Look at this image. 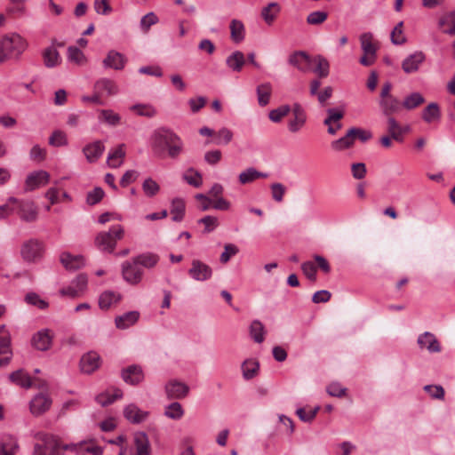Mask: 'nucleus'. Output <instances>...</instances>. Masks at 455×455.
I'll list each match as a JSON object with an SVG mask.
<instances>
[{
	"label": "nucleus",
	"instance_id": "f257e3e1",
	"mask_svg": "<svg viewBox=\"0 0 455 455\" xmlns=\"http://www.w3.org/2000/svg\"><path fill=\"white\" fill-rule=\"evenodd\" d=\"M26 41L18 34L5 36L0 39V63L12 58H19L26 50Z\"/></svg>",
	"mask_w": 455,
	"mask_h": 455
},
{
	"label": "nucleus",
	"instance_id": "f03ea898",
	"mask_svg": "<svg viewBox=\"0 0 455 455\" xmlns=\"http://www.w3.org/2000/svg\"><path fill=\"white\" fill-rule=\"evenodd\" d=\"M124 235V228L119 224L114 225L108 231L100 232L95 237L94 243L100 251L112 253L117 241L123 239Z\"/></svg>",
	"mask_w": 455,
	"mask_h": 455
},
{
	"label": "nucleus",
	"instance_id": "7ed1b4c3",
	"mask_svg": "<svg viewBox=\"0 0 455 455\" xmlns=\"http://www.w3.org/2000/svg\"><path fill=\"white\" fill-rule=\"evenodd\" d=\"M359 40L361 49L363 52L359 62L364 67H370L373 65L377 60L378 43L374 41L373 34L371 32L361 34Z\"/></svg>",
	"mask_w": 455,
	"mask_h": 455
},
{
	"label": "nucleus",
	"instance_id": "20e7f679",
	"mask_svg": "<svg viewBox=\"0 0 455 455\" xmlns=\"http://www.w3.org/2000/svg\"><path fill=\"white\" fill-rule=\"evenodd\" d=\"M42 443H36L33 455H63L60 440L49 434H38Z\"/></svg>",
	"mask_w": 455,
	"mask_h": 455
},
{
	"label": "nucleus",
	"instance_id": "39448f33",
	"mask_svg": "<svg viewBox=\"0 0 455 455\" xmlns=\"http://www.w3.org/2000/svg\"><path fill=\"white\" fill-rule=\"evenodd\" d=\"M143 270L138 263H135V259L126 260L122 264V275L123 278L130 284H138L143 278Z\"/></svg>",
	"mask_w": 455,
	"mask_h": 455
},
{
	"label": "nucleus",
	"instance_id": "423d86ee",
	"mask_svg": "<svg viewBox=\"0 0 455 455\" xmlns=\"http://www.w3.org/2000/svg\"><path fill=\"white\" fill-rule=\"evenodd\" d=\"M93 92H96L100 99L113 97L118 94L119 86L116 81L108 77H101L93 84Z\"/></svg>",
	"mask_w": 455,
	"mask_h": 455
},
{
	"label": "nucleus",
	"instance_id": "0eeeda50",
	"mask_svg": "<svg viewBox=\"0 0 455 455\" xmlns=\"http://www.w3.org/2000/svg\"><path fill=\"white\" fill-rule=\"evenodd\" d=\"M43 243L36 239L25 242L20 249L22 259L27 262H35L43 255Z\"/></svg>",
	"mask_w": 455,
	"mask_h": 455
},
{
	"label": "nucleus",
	"instance_id": "6e6552de",
	"mask_svg": "<svg viewBox=\"0 0 455 455\" xmlns=\"http://www.w3.org/2000/svg\"><path fill=\"white\" fill-rule=\"evenodd\" d=\"M180 139L177 134L170 130L158 129L153 135V144L155 148L168 149Z\"/></svg>",
	"mask_w": 455,
	"mask_h": 455
},
{
	"label": "nucleus",
	"instance_id": "1a4fd4ad",
	"mask_svg": "<svg viewBox=\"0 0 455 455\" xmlns=\"http://www.w3.org/2000/svg\"><path fill=\"white\" fill-rule=\"evenodd\" d=\"M15 211L20 220L26 222H33L38 216L37 207L33 201L29 200H18V204H15Z\"/></svg>",
	"mask_w": 455,
	"mask_h": 455
},
{
	"label": "nucleus",
	"instance_id": "9d476101",
	"mask_svg": "<svg viewBox=\"0 0 455 455\" xmlns=\"http://www.w3.org/2000/svg\"><path fill=\"white\" fill-rule=\"evenodd\" d=\"M152 446L148 435L139 431L133 435V450L129 455H151Z\"/></svg>",
	"mask_w": 455,
	"mask_h": 455
},
{
	"label": "nucleus",
	"instance_id": "9b49d317",
	"mask_svg": "<svg viewBox=\"0 0 455 455\" xmlns=\"http://www.w3.org/2000/svg\"><path fill=\"white\" fill-rule=\"evenodd\" d=\"M188 275L196 281L204 282L212 277V269L206 263L199 259H193L191 267L188 269Z\"/></svg>",
	"mask_w": 455,
	"mask_h": 455
},
{
	"label": "nucleus",
	"instance_id": "f8f14e48",
	"mask_svg": "<svg viewBox=\"0 0 455 455\" xmlns=\"http://www.w3.org/2000/svg\"><path fill=\"white\" fill-rule=\"evenodd\" d=\"M50 181V174L43 170L30 172L25 181V190L33 191L47 185Z\"/></svg>",
	"mask_w": 455,
	"mask_h": 455
},
{
	"label": "nucleus",
	"instance_id": "ddd939ff",
	"mask_svg": "<svg viewBox=\"0 0 455 455\" xmlns=\"http://www.w3.org/2000/svg\"><path fill=\"white\" fill-rule=\"evenodd\" d=\"M52 403V401L48 394L39 393L30 401L29 409L33 415L40 416L51 408Z\"/></svg>",
	"mask_w": 455,
	"mask_h": 455
},
{
	"label": "nucleus",
	"instance_id": "4468645a",
	"mask_svg": "<svg viewBox=\"0 0 455 455\" xmlns=\"http://www.w3.org/2000/svg\"><path fill=\"white\" fill-rule=\"evenodd\" d=\"M426 60L423 52L418 51L407 56L402 62V68L406 74L417 72Z\"/></svg>",
	"mask_w": 455,
	"mask_h": 455
},
{
	"label": "nucleus",
	"instance_id": "2eb2a0df",
	"mask_svg": "<svg viewBox=\"0 0 455 455\" xmlns=\"http://www.w3.org/2000/svg\"><path fill=\"white\" fill-rule=\"evenodd\" d=\"M344 116V112L336 108L327 109V117L324 119L323 124L328 126V133L334 135L341 129L342 124L340 120Z\"/></svg>",
	"mask_w": 455,
	"mask_h": 455
},
{
	"label": "nucleus",
	"instance_id": "dca6fc26",
	"mask_svg": "<svg viewBox=\"0 0 455 455\" xmlns=\"http://www.w3.org/2000/svg\"><path fill=\"white\" fill-rule=\"evenodd\" d=\"M127 62L126 57L115 50L108 52L106 58L103 60L102 64L105 68H112L115 70H122Z\"/></svg>",
	"mask_w": 455,
	"mask_h": 455
},
{
	"label": "nucleus",
	"instance_id": "f3484780",
	"mask_svg": "<svg viewBox=\"0 0 455 455\" xmlns=\"http://www.w3.org/2000/svg\"><path fill=\"white\" fill-rule=\"evenodd\" d=\"M188 391V386L178 380H171L165 386V392L170 399L184 398Z\"/></svg>",
	"mask_w": 455,
	"mask_h": 455
},
{
	"label": "nucleus",
	"instance_id": "a211bd4d",
	"mask_svg": "<svg viewBox=\"0 0 455 455\" xmlns=\"http://www.w3.org/2000/svg\"><path fill=\"white\" fill-rule=\"evenodd\" d=\"M122 379L130 385H138L144 379V373L140 366L130 365L122 370Z\"/></svg>",
	"mask_w": 455,
	"mask_h": 455
},
{
	"label": "nucleus",
	"instance_id": "6ab92c4d",
	"mask_svg": "<svg viewBox=\"0 0 455 455\" xmlns=\"http://www.w3.org/2000/svg\"><path fill=\"white\" fill-rule=\"evenodd\" d=\"M149 415L148 411L140 410L137 405L131 403L124 409V418L132 424L144 422Z\"/></svg>",
	"mask_w": 455,
	"mask_h": 455
},
{
	"label": "nucleus",
	"instance_id": "aec40b11",
	"mask_svg": "<svg viewBox=\"0 0 455 455\" xmlns=\"http://www.w3.org/2000/svg\"><path fill=\"white\" fill-rule=\"evenodd\" d=\"M100 365V356L96 352H89L84 355L80 360L81 371L91 374Z\"/></svg>",
	"mask_w": 455,
	"mask_h": 455
},
{
	"label": "nucleus",
	"instance_id": "412c9836",
	"mask_svg": "<svg viewBox=\"0 0 455 455\" xmlns=\"http://www.w3.org/2000/svg\"><path fill=\"white\" fill-rule=\"evenodd\" d=\"M52 335L48 329H43L35 333L32 337V346L40 351H46L52 346Z\"/></svg>",
	"mask_w": 455,
	"mask_h": 455
},
{
	"label": "nucleus",
	"instance_id": "4be33fe9",
	"mask_svg": "<svg viewBox=\"0 0 455 455\" xmlns=\"http://www.w3.org/2000/svg\"><path fill=\"white\" fill-rule=\"evenodd\" d=\"M20 450L17 439L11 435L0 438V455H16Z\"/></svg>",
	"mask_w": 455,
	"mask_h": 455
},
{
	"label": "nucleus",
	"instance_id": "5701e85b",
	"mask_svg": "<svg viewBox=\"0 0 455 455\" xmlns=\"http://www.w3.org/2000/svg\"><path fill=\"white\" fill-rule=\"evenodd\" d=\"M418 344L420 348H426L430 353H437L441 351V346L437 339L429 331H426L419 336Z\"/></svg>",
	"mask_w": 455,
	"mask_h": 455
},
{
	"label": "nucleus",
	"instance_id": "b1692460",
	"mask_svg": "<svg viewBox=\"0 0 455 455\" xmlns=\"http://www.w3.org/2000/svg\"><path fill=\"white\" fill-rule=\"evenodd\" d=\"M105 147L100 140H96L91 144L86 145L83 152L90 163L96 162L103 154Z\"/></svg>",
	"mask_w": 455,
	"mask_h": 455
},
{
	"label": "nucleus",
	"instance_id": "393cba45",
	"mask_svg": "<svg viewBox=\"0 0 455 455\" xmlns=\"http://www.w3.org/2000/svg\"><path fill=\"white\" fill-rule=\"evenodd\" d=\"M379 106L383 115L386 116H391L392 115L398 113L403 108L402 102H400V100L395 96L387 99H380Z\"/></svg>",
	"mask_w": 455,
	"mask_h": 455
},
{
	"label": "nucleus",
	"instance_id": "a878e982",
	"mask_svg": "<svg viewBox=\"0 0 455 455\" xmlns=\"http://www.w3.org/2000/svg\"><path fill=\"white\" fill-rule=\"evenodd\" d=\"M289 63L300 71L307 72L309 70L311 59L305 52H296L290 56Z\"/></svg>",
	"mask_w": 455,
	"mask_h": 455
},
{
	"label": "nucleus",
	"instance_id": "bb28decb",
	"mask_svg": "<svg viewBox=\"0 0 455 455\" xmlns=\"http://www.w3.org/2000/svg\"><path fill=\"white\" fill-rule=\"evenodd\" d=\"M122 299L119 292L114 291H105L99 298V307L102 310H108L112 306L116 305Z\"/></svg>",
	"mask_w": 455,
	"mask_h": 455
},
{
	"label": "nucleus",
	"instance_id": "cd10ccee",
	"mask_svg": "<svg viewBox=\"0 0 455 455\" xmlns=\"http://www.w3.org/2000/svg\"><path fill=\"white\" fill-rule=\"evenodd\" d=\"M42 57L44 66L48 68H55L61 63V57L53 45L46 47L42 52Z\"/></svg>",
	"mask_w": 455,
	"mask_h": 455
},
{
	"label": "nucleus",
	"instance_id": "c85d7f7f",
	"mask_svg": "<svg viewBox=\"0 0 455 455\" xmlns=\"http://www.w3.org/2000/svg\"><path fill=\"white\" fill-rule=\"evenodd\" d=\"M123 392L121 389L114 387L98 395L95 398L96 402L102 405L108 406L113 403L116 400L122 398Z\"/></svg>",
	"mask_w": 455,
	"mask_h": 455
},
{
	"label": "nucleus",
	"instance_id": "c756f323",
	"mask_svg": "<svg viewBox=\"0 0 455 455\" xmlns=\"http://www.w3.org/2000/svg\"><path fill=\"white\" fill-rule=\"evenodd\" d=\"M98 119L109 126L116 127L121 124V116L112 109L98 110Z\"/></svg>",
	"mask_w": 455,
	"mask_h": 455
},
{
	"label": "nucleus",
	"instance_id": "7c9ffc66",
	"mask_svg": "<svg viewBox=\"0 0 455 455\" xmlns=\"http://www.w3.org/2000/svg\"><path fill=\"white\" fill-rule=\"evenodd\" d=\"M139 317L140 313L138 311H130L122 315L116 316L115 323L116 328L124 330L132 326L139 320Z\"/></svg>",
	"mask_w": 455,
	"mask_h": 455
},
{
	"label": "nucleus",
	"instance_id": "2f4dec72",
	"mask_svg": "<svg viewBox=\"0 0 455 455\" xmlns=\"http://www.w3.org/2000/svg\"><path fill=\"white\" fill-rule=\"evenodd\" d=\"M60 262L68 270H76L84 265L83 256H73L68 252H63L60 255Z\"/></svg>",
	"mask_w": 455,
	"mask_h": 455
},
{
	"label": "nucleus",
	"instance_id": "473e14b6",
	"mask_svg": "<svg viewBox=\"0 0 455 455\" xmlns=\"http://www.w3.org/2000/svg\"><path fill=\"white\" fill-rule=\"evenodd\" d=\"M124 156V144H120L108 153L107 162L109 167L118 168L123 164Z\"/></svg>",
	"mask_w": 455,
	"mask_h": 455
},
{
	"label": "nucleus",
	"instance_id": "72a5a7b5",
	"mask_svg": "<svg viewBox=\"0 0 455 455\" xmlns=\"http://www.w3.org/2000/svg\"><path fill=\"white\" fill-rule=\"evenodd\" d=\"M133 258L135 263H138L140 267H143L148 269L155 267L160 260L159 255L154 252H144Z\"/></svg>",
	"mask_w": 455,
	"mask_h": 455
},
{
	"label": "nucleus",
	"instance_id": "f704fd0d",
	"mask_svg": "<svg viewBox=\"0 0 455 455\" xmlns=\"http://www.w3.org/2000/svg\"><path fill=\"white\" fill-rule=\"evenodd\" d=\"M245 64L244 54L240 51L231 53L226 60V65L232 71L240 72Z\"/></svg>",
	"mask_w": 455,
	"mask_h": 455
},
{
	"label": "nucleus",
	"instance_id": "c9c22d12",
	"mask_svg": "<svg viewBox=\"0 0 455 455\" xmlns=\"http://www.w3.org/2000/svg\"><path fill=\"white\" fill-rule=\"evenodd\" d=\"M268 174L266 172H260L253 167L247 168L239 174V182L243 185L251 183L257 179L267 178Z\"/></svg>",
	"mask_w": 455,
	"mask_h": 455
},
{
	"label": "nucleus",
	"instance_id": "e433bc0d",
	"mask_svg": "<svg viewBox=\"0 0 455 455\" xmlns=\"http://www.w3.org/2000/svg\"><path fill=\"white\" fill-rule=\"evenodd\" d=\"M9 379L12 383L24 388H29L32 386L30 376L21 369L12 372Z\"/></svg>",
	"mask_w": 455,
	"mask_h": 455
},
{
	"label": "nucleus",
	"instance_id": "4c0bfd02",
	"mask_svg": "<svg viewBox=\"0 0 455 455\" xmlns=\"http://www.w3.org/2000/svg\"><path fill=\"white\" fill-rule=\"evenodd\" d=\"M229 28L230 37L235 43H241L244 39L245 28L241 20H232L230 21Z\"/></svg>",
	"mask_w": 455,
	"mask_h": 455
},
{
	"label": "nucleus",
	"instance_id": "58836bf2",
	"mask_svg": "<svg viewBox=\"0 0 455 455\" xmlns=\"http://www.w3.org/2000/svg\"><path fill=\"white\" fill-rule=\"evenodd\" d=\"M440 117L441 111L437 103L428 104L422 111V119L427 124L438 121Z\"/></svg>",
	"mask_w": 455,
	"mask_h": 455
},
{
	"label": "nucleus",
	"instance_id": "ea45409f",
	"mask_svg": "<svg viewBox=\"0 0 455 455\" xmlns=\"http://www.w3.org/2000/svg\"><path fill=\"white\" fill-rule=\"evenodd\" d=\"M258 103L261 107L267 106L271 98L272 94V85L270 83H264L258 85L256 89Z\"/></svg>",
	"mask_w": 455,
	"mask_h": 455
},
{
	"label": "nucleus",
	"instance_id": "a19ab883",
	"mask_svg": "<svg viewBox=\"0 0 455 455\" xmlns=\"http://www.w3.org/2000/svg\"><path fill=\"white\" fill-rule=\"evenodd\" d=\"M425 102L424 96L418 92H412L404 97L402 105L407 110H412Z\"/></svg>",
	"mask_w": 455,
	"mask_h": 455
},
{
	"label": "nucleus",
	"instance_id": "79ce46f5",
	"mask_svg": "<svg viewBox=\"0 0 455 455\" xmlns=\"http://www.w3.org/2000/svg\"><path fill=\"white\" fill-rule=\"evenodd\" d=\"M443 32L448 35H455V11L443 15L438 22Z\"/></svg>",
	"mask_w": 455,
	"mask_h": 455
},
{
	"label": "nucleus",
	"instance_id": "37998d69",
	"mask_svg": "<svg viewBox=\"0 0 455 455\" xmlns=\"http://www.w3.org/2000/svg\"><path fill=\"white\" fill-rule=\"evenodd\" d=\"M265 327L259 320H254L250 325V335L251 339L257 343H262L265 339Z\"/></svg>",
	"mask_w": 455,
	"mask_h": 455
},
{
	"label": "nucleus",
	"instance_id": "c03bdc74",
	"mask_svg": "<svg viewBox=\"0 0 455 455\" xmlns=\"http://www.w3.org/2000/svg\"><path fill=\"white\" fill-rule=\"evenodd\" d=\"M185 202L181 198H175L172 202L171 214L172 215V220L180 222L183 220L185 215Z\"/></svg>",
	"mask_w": 455,
	"mask_h": 455
},
{
	"label": "nucleus",
	"instance_id": "a18cd8bd",
	"mask_svg": "<svg viewBox=\"0 0 455 455\" xmlns=\"http://www.w3.org/2000/svg\"><path fill=\"white\" fill-rule=\"evenodd\" d=\"M68 60L78 66H83L86 63V57L84 52L76 46H69L68 48Z\"/></svg>",
	"mask_w": 455,
	"mask_h": 455
},
{
	"label": "nucleus",
	"instance_id": "49530a36",
	"mask_svg": "<svg viewBox=\"0 0 455 455\" xmlns=\"http://www.w3.org/2000/svg\"><path fill=\"white\" fill-rule=\"evenodd\" d=\"M387 132L392 139L401 141L403 140V130L397 123V121L392 117L387 118Z\"/></svg>",
	"mask_w": 455,
	"mask_h": 455
},
{
	"label": "nucleus",
	"instance_id": "de8ad7c7",
	"mask_svg": "<svg viewBox=\"0 0 455 455\" xmlns=\"http://www.w3.org/2000/svg\"><path fill=\"white\" fill-rule=\"evenodd\" d=\"M280 12V7L277 3H270L262 9L261 16L264 20L268 24H272L277 13Z\"/></svg>",
	"mask_w": 455,
	"mask_h": 455
},
{
	"label": "nucleus",
	"instance_id": "09e8293b",
	"mask_svg": "<svg viewBox=\"0 0 455 455\" xmlns=\"http://www.w3.org/2000/svg\"><path fill=\"white\" fill-rule=\"evenodd\" d=\"M354 141L355 140L348 130L344 137L332 141L331 146V148L336 151H342L351 148L354 144Z\"/></svg>",
	"mask_w": 455,
	"mask_h": 455
},
{
	"label": "nucleus",
	"instance_id": "8fccbe9b",
	"mask_svg": "<svg viewBox=\"0 0 455 455\" xmlns=\"http://www.w3.org/2000/svg\"><path fill=\"white\" fill-rule=\"evenodd\" d=\"M80 455L91 453L92 455H101L103 449L96 445L92 440H84L80 442Z\"/></svg>",
	"mask_w": 455,
	"mask_h": 455
},
{
	"label": "nucleus",
	"instance_id": "3c124183",
	"mask_svg": "<svg viewBox=\"0 0 455 455\" xmlns=\"http://www.w3.org/2000/svg\"><path fill=\"white\" fill-rule=\"evenodd\" d=\"M259 364L255 360H246L242 364L243 375L246 379H252L258 372Z\"/></svg>",
	"mask_w": 455,
	"mask_h": 455
},
{
	"label": "nucleus",
	"instance_id": "603ef678",
	"mask_svg": "<svg viewBox=\"0 0 455 455\" xmlns=\"http://www.w3.org/2000/svg\"><path fill=\"white\" fill-rule=\"evenodd\" d=\"M315 62L316 63V67L314 72L317 74L320 78L327 77L330 73V64L328 60L319 55L315 59Z\"/></svg>",
	"mask_w": 455,
	"mask_h": 455
},
{
	"label": "nucleus",
	"instance_id": "864d4df0",
	"mask_svg": "<svg viewBox=\"0 0 455 455\" xmlns=\"http://www.w3.org/2000/svg\"><path fill=\"white\" fill-rule=\"evenodd\" d=\"M11 333L5 325L0 326V354L8 353L11 349Z\"/></svg>",
	"mask_w": 455,
	"mask_h": 455
},
{
	"label": "nucleus",
	"instance_id": "5fc2aeb1",
	"mask_svg": "<svg viewBox=\"0 0 455 455\" xmlns=\"http://www.w3.org/2000/svg\"><path fill=\"white\" fill-rule=\"evenodd\" d=\"M183 179L189 185L199 188L203 184V179L200 172L195 171L193 168H189L184 174Z\"/></svg>",
	"mask_w": 455,
	"mask_h": 455
},
{
	"label": "nucleus",
	"instance_id": "6e6d98bb",
	"mask_svg": "<svg viewBox=\"0 0 455 455\" xmlns=\"http://www.w3.org/2000/svg\"><path fill=\"white\" fill-rule=\"evenodd\" d=\"M130 109L140 116L153 117L156 114V109L150 104H135Z\"/></svg>",
	"mask_w": 455,
	"mask_h": 455
},
{
	"label": "nucleus",
	"instance_id": "4d7b16f0",
	"mask_svg": "<svg viewBox=\"0 0 455 455\" xmlns=\"http://www.w3.org/2000/svg\"><path fill=\"white\" fill-rule=\"evenodd\" d=\"M291 111L289 105H282L277 108L272 109L268 113V117L273 123H279Z\"/></svg>",
	"mask_w": 455,
	"mask_h": 455
},
{
	"label": "nucleus",
	"instance_id": "13d9d810",
	"mask_svg": "<svg viewBox=\"0 0 455 455\" xmlns=\"http://www.w3.org/2000/svg\"><path fill=\"white\" fill-rule=\"evenodd\" d=\"M142 190L148 197L155 196L160 190V186L151 178H147L142 183Z\"/></svg>",
	"mask_w": 455,
	"mask_h": 455
},
{
	"label": "nucleus",
	"instance_id": "bf43d9fd",
	"mask_svg": "<svg viewBox=\"0 0 455 455\" xmlns=\"http://www.w3.org/2000/svg\"><path fill=\"white\" fill-rule=\"evenodd\" d=\"M164 414L170 419H180L183 416L184 411L180 403L174 402L166 407Z\"/></svg>",
	"mask_w": 455,
	"mask_h": 455
},
{
	"label": "nucleus",
	"instance_id": "052dcab7",
	"mask_svg": "<svg viewBox=\"0 0 455 455\" xmlns=\"http://www.w3.org/2000/svg\"><path fill=\"white\" fill-rule=\"evenodd\" d=\"M233 139V132L231 130L223 127L215 133V143L217 145H227Z\"/></svg>",
	"mask_w": 455,
	"mask_h": 455
},
{
	"label": "nucleus",
	"instance_id": "680f3d73",
	"mask_svg": "<svg viewBox=\"0 0 455 455\" xmlns=\"http://www.w3.org/2000/svg\"><path fill=\"white\" fill-rule=\"evenodd\" d=\"M25 301L39 309H44L48 307V302L41 299V297L36 292H28L25 296Z\"/></svg>",
	"mask_w": 455,
	"mask_h": 455
},
{
	"label": "nucleus",
	"instance_id": "e2e57ef3",
	"mask_svg": "<svg viewBox=\"0 0 455 455\" xmlns=\"http://www.w3.org/2000/svg\"><path fill=\"white\" fill-rule=\"evenodd\" d=\"M403 21H400L391 32V42L394 44L400 45L406 41L403 32Z\"/></svg>",
	"mask_w": 455,
	"mask_h": 455
},
{
	"label": "nucleus",
	"instance_id": "0e129e2a",
	"mask_svg": "<svg viewBox=\"0 0 455 455\" xmlns=\"http://www.w3.org/2000/svg\"><path fill=\"white\" fill-rule=\"evenodd\" d=\"M158 17L155 12H151L144 15L140 20V28L144 32H148L151 26L158 22Z\"/></svg>",
	"mask_w": 455,
	"mask_h": 455
},
{
	"label": "nucleus",
	"instance_id": "69168bd1",
	"mask_svg": "<svg viewBox=\"0 0 455 455\" xmlns=\"http://www.w3.org/2000/svg\"><path fill=\"white\" fill-rule=\"evenodd\" d=\"M271 195L274 201L281 203L283 200L286 188L282 183L276 182L270 186Z\"/></svg>",
	"mask_w": 455,
	"mask_h": 455
},
{
	"label": "nucleus",
	"instance_id": "338daca9",
	"mask_svg": "<svg viewBox=\"0 0 455 455\" xmlns=\"http://www.w3.org/2000/svg\"><path fill=\"white\" fill-rule=\"evenodd\" d=\"M349 132L354 140L358 139L362 142H366L372 137V133L369 130H364L362 128L353 127L349 129Z\"/></svg>",
	"mask_w": 455,
	"mask_h": 455
},
{
	"label": "nucleus",
	"instance_id": "774afa93",
	"mask_svg": "<svg viewBox=\"0 0 455 455\" xmlns=\"http://www.w3.org/2000/svg\"><path fill=\"white\" fill-rule=\"evenodd\" d=\"M105 193L101 188H95L93 190L88 192L86 202L90 205H94L101 201Z\"/></svg>",
	"mask_w": 455,
	"mask_h": 455
}]
</instances>
